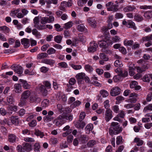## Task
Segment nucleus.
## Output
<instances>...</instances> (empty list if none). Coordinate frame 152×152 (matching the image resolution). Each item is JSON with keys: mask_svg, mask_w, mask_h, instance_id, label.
I'll list each match as a JSON object with an SVG mask.
<instances>
[{"mask_svg": "<svg viewBox=\"0 0 152 152\" xmlns=\"http://www.w3.org/2000/svg\"><path fill=\"white\" fill-rule=\"evenodd\" d=\"M18 152H25L24 150L23 149V147L20 145H18L16 148Z\"/></svg>", "mask_w": 152, "mask_h": 152, "instance_id": "nucleus-58", "label": "nucleus"}, {"mask_svg": "<svg viewBox=\"0 0 152 152\" xmlns=\"http://www.w3.org/2000/svg\"><path fill=\"white\" fill-rule=\"evenodd\" d=\"M134 17L135 20L137 22H141L143 20L142 16L139 14H136Z\"/></svg>", "mask_w": 152, "mask_h": 152, "instance_id": "nucleus-23", "label": "nucleus"}, {"mask_svg": "<svg viewBox=\"0 0 152 152\" xmlns=\"http://www.w3.org/2000/svg\"><path fill=\"white\" fill-rule=\"evenodd\" d=\"M127 27L129 28H132L134 30H136L137 28L135 23L131 20H128V24L127 25Z\"/></svg>", "mask_w": 152, "mask_h": 152, "instance_id": "nucleus-22", "label": "nucleus"}, {"mask_svg": "<svg viewBox=\"0 0 152 152\" xmlns=\"http://www.w3.org/2000/svg\"><path fill=\"white\" fill-rule=\"evenodd\" d=\"M93 128V125L92 124H89L87 125L85 128V131L86 133L89 134L90 132L92 131Z\"/></svg>", "mask_w": 152, "mask_h": 152, "instance_id": "nucleus-19", "label": "nucleus"}, {"mask_svg": "<svg viewBox=\"0 0 152 152\" xmlns=\"http://www.w3.org/2000/svg\"><path fill=\"white\" fill-rule=\"evenodd\" d=\"M98 47L96 43L94 42H91L90 43V46L88 48V51L89 52L93 53L96 50Z\"/></svg>", "mask_w": 152, "mask_h": 152, "instance_id": "nucleus-8", "label": "nucleus"}, {"mask_svg": "<svg viewBox=\"0 0 152 152\" xmlns=\"http://www.w3.org/2000/svg\"><path fill=\"white\" fill-rule=\"evenodd\" d=\"M40 146L38 143H36L34 145V150L35 152H39Z\"/></svg>", "mask_w": 152, "mask_h": 152, "instance_id": "nucleus-36", "label": "nucleus"}, {"mask_svg": "<svg viewBox=\"0 0 152 152\" xmlns=\"http://www.w3.org/2000/svg\"><path fill=\"white\" fill-rule=\"evenodd\" d=\"M114 65L117 67H121L123 66V65L121 61L119 59H118L115 62Z\"/></svg>", "mask_w": 152, "mask_h": 152, "instance_id": "nucleus-38", "label": "nucleus"}, {"mask_svg": "<svg viewBox=\"0 0 152 152\" xmlns=\"http://www.w3.org/2000/svg\"><path fill=\"white\" fill-rule=\"evenodd\" d=\"M15 91L16 93H20L21 91V86L19 84H16L14 86Z\"/></svg>", "mask_w": 152, "mask_h": 152, "instance_id": "nucleus-24", "label": "nucleus"}, {"mask_svg": "<svg viewBox=\"0 0 152 152\" xmlns=\"http://www.w3.org/2000/svg\"><path fill=\"white\" fill-rule=\"evenodd\" d=\"M124 44L126 45L131 46L134 43V41L132 40H125L124 42Z\"/></svg>", "mask_w": 152, "mask_h": 152, "instance_id": "nucleus-47", "label": "nucleus"}, {"mask_svg": "<svg viewBox=\"0 0 152 152\" xmlns=\"http://www.w3.org/2000/svg\"><path fill=\"white\" fill-rule=\"evenodd\" d=\"M23 149L24 151L29 152L32 150L31 145L30 144L26 143L23 145Z\"/></svg>", "mask_w": 152, "mask_h": 152, "instance_id": "nucleus-17", "label": "nucleus"}, {"mask_svg": "<svg viewBox=\"0 0 152 152\" xmlns=\"http://www.w3.org/2000/svg\"><path fill=\"white\" fill-rule=\"evenodd\" d=\"M134 97L130 98L128 100V102H130L132 103H134L136 102L137 101L136 97Z\"/></svg>", "mask_w": 152, "mask_h": 152, "instance_id": "nucleus-60", "label": "nucleus"}, {"mask_svg": "<svg viewBox=\"0 0 152 152\" xmlns=\"http://www.w3.org/2000/svg\"><path fill=\"white\" fill-rule=\"evenodd\" d=\"M87 21L90 26L94 28L96 27L97 23L94 19L92 18H89L87 19Z\"/></svg>", "mask_w": 152, "mask_h": 152, "instance_id": "nucleus-12", "label": "nucleus"}, {"mask_svg": "<svg viewBox=\"0 0 152 152\" xmlns=\"http://www.w3.org/2000/svg\"><path fill=\"white\" fill-rule=\"evenodd\" d=\"M123 129L119 124L116 122H113L111 124V127L109 129V134L111 136L114 134H118L122 131Z\"/></svg>", "mask_w": 152, "mask_h": 152, "instance_id": "nucleus-1", "label": "nucleus"}, {"mask_svg": "<svg viewBox=\"0 0 152 152\" xmlns=\"http://www.w3.org/2000/svg\"><path fill=\"white\" fill-rule=\"evenodd\" d=\"M105 6L107 10L109 11L116 12L118 10V6L113 4V3L110 1L107 3L105 4Z\"/></svg>", "mask_w": 152, "mask_h": 152, "instance_id": "nucleus-3", "label": "nucleus"}, {"mask_svg": "<svg viewBox=\"0 0 152 152\" xmlns=\"http://www.w3.org/2000/svg\"><path fill=\"white\" fill-rule=\"evenodd\" d=\"M56 50L52 48H50L48 50L47 53L49 54H52L55 53Z\"/></svg>", "mask_w": 152, "mask_h": 152, "instance_id": "nucleus-56", "label": "nucleus"}, {"mask_svg": "<svg viewBox=\"0 0 152 152\" xmlns=\"http://www.w3.org/2000/svg\"><path fill=\"white\" fill-rule=\"evenodd\" d=\"M145 63L143 64L142 68L139 67H137V70L138 72L142 73L145 71L146 69H148V67L147 66L146 64H145Z\"/></svg>", "mask_w": 152, "mask_h": 152, "instance_id": "nucleus-13", "label": "nucleus"}, {"mask_svg": "<svg viewBox=\"0 0 152 152\" xmlns=\"http://www.w3.org/2000/svg\"><path fill=\"white\" fill-rule=\"evenodd\" d=\"M73 139V137L72 135H69L67 137V140L68 143H71Z\"/></svg>", "mask_w": 152, "mask_h": 152, "instance_id": "nucleus-59", "label": "nucleus"}, {"mask_svg": "<svg viewBox=\"0 0 152 152\" xmlns=\"http://www.w3.org/2000/svg\"><path fill=\"white\" fill-rule=\"evenodd\" d=\"M112 112L110 109H107L105 112V118L106 121H108L113 117Z\"/></svg>", "mask_w": 152, "mask_h": 152, "instance_id": "nucleus-9", "label": "nucleus"}, {"mask_svg": "<svg viewBox=\"0 0 152 152\" xmlns=\"http://www.w3.org/2000/svg\"><path fill=\"white\" fill-rule=\"evenodd\" d=\"M44 84L45 86L48 89H50L51 88V84L48 81H45L44 82Z\"/></svg>", "mask_w": 152, "mask_h": 152, "instance_id": "nucleus-61", "label": "nucleus"}, {"mask_svg": "<svg viewBox=\"0 0 152 152\" xmlns=\"http://www.w3.org/2000/svg\"><path fill=\"white\" fill-rule=\"evenodd\" d=\"M86 74L83 72L80 73L76 75L75 77L79 84L82 83L83 80Z\"/></svg>", "mask_w": 152, "mask_h": 152, "instance_id": "nucleus-7", "label": "nucleus"}, {"mask_svg": "<svg viewBox=\"0 0 152 152\" xmlns=\"http://www.w3.org/2000/svg\"><path fill=\"white\" fill-rule=\"evenodd\" d=\"M48 17H44L42 18L40 20L41 23L45 24L47 22H48Z\"/></svg>", "mask_w": 152, "mask_h": 152, "instance_id": "nucleus-42", "label": "nucleus"}, {"mask_svg": "<svg viewBox=\"0 0 152 152\" xmlns=\"http://www.w3.org/2000/svg\"><path fill=\"white\" fill-rule=\"evenodd\" d=\"M34 134L37 136H39L41 138L43 137L44 135L43 132L37 129H35Z\"/></svg>", "mask_w": 152, "mask_h": 152, "instance_id": "nucleus-32", "label": "nucleus"}, {"mask_svg": "<svg viewBox=\"0 0 152 152\" xmlns=\"http://www.w3.org/2000/svg\"><path fill=\"white\" fill-rule=\"evenodd\" d=\"M43 63L50 65H53L55 63L54 61L52 59H45L42 60Z\"/></svg>", "mask_w": 152, "mask_h": 152, "instance_id": "nucleus-28", "label": "nucleus"}, {"mask_svg": "<svg viewBox=\"0 0 152 152\" xmlns=\"http://www.w3.org/2000/svg\"><path fill=\"white\" fill-rule=\"evenodd\" d=\"M121 89L118 87L115 86L110 91V94L112 96H115L121 93Z\"/></svg>", "mask_w": 152, "mask_h": 152, "instance_id": "nucleus-6", "label": "nucleus"}, {"mask_svg": "<svg viewBox=\"0 0 152 152\" xmlns=\"http://www.w3.org/2000/svg\"><path fill=\"white\" fill-rule=\"evenodd\" d=\"M16 139V136L13 134H10L9 136L8 140L9 141L12 143H13L15 142Z\"/></svg>", "mask_w": 152, "mask_h": 152, "instance_id": "nucleus-26", "label": "nucleus"}, {"mask_svg": "<svg viewBox=\"0 0 152 152\" xmlns=\"http://www.w3.org/2000/svg\"><path fill=\"white\" fill-rule=\"evenodd\" d=\"M152 110V104H149L148 106H146L143 110L144 112H146L147 110Z\"/></svg>", "mask_w": 152, "mask_h": 152, "instance_id": "nucleus-43", "label": "nucleus"}, {"mask_svg": "<svg viewBox=\"0 0 152 152\" xmlns=\"http://www.w3.org/2000/svg\"><path fill=\"white\" fill-rule=\"evenodd\" d=\"M86 113L85 112H81L79 120H83L85 118Z\"/></svg>", "mask_w": 152, "mask_h": 152, "instance_id": "nucleus-62", "label": "nucleus"}, {"mask_svg": "<svg viewBox=\"0 0 152 152\" xmlns=\"http://www.w3.org/2000/svg\"><path fill=\"white\" fill-rule=\"evenodd\" d=\"M116 143L117 145H119L122 143V138L121 136H118L116 138Z\"/></svg>", "mask_w": 152, "mask_h": 152, "instance_id": "nucleus-53", "label": "nucleus"}, {"mask_svg": "<svg viewBox=\"0 0 152 152\" xmlns=\"http://www.w3.org/2000/svg\"><path fill=\"white\" fill-rule=\"evenodd\" d=\"M72 26V22H69L64 24V28L66 29H67L71 27Z\"/></svg>", "mask_w": 152, "mask_h": 152, "instance_id": "nucleus-54", "label": "nucleus"}, {"mask_svg": "<svg viewBox=\"0 0 152 152\" xmlns=\"http://www.w3.org/2000/svg\"><path fill=\"white\" fill-rule=\"evenodd\" d=\"M62 39V37L60 35L56 36L54 38V41L58 43H60Z\"/></svg>", "mask_w": 152, "mask_h": 152, "instance_id": "nucleus-31", "label": "nucleus"}, {"mask_svg": "<svg viewBox=\"0 0 152 152\" xmlns=\"http://www.w3.org/2000/svg\"><path fill=\"white\" fill-rule=\"evenodd\" d=\"M109 38L104 40L99 41L98 42V44L99 45L100 47L102 48V52L107 53V50H105L108 46V43L109 42Z\"/></svg>", "mask_w": 152, "mask_h": 152, "instance_id": "nucleus-2", "label": "nucleus"}, {"mask_svg": "<svg viewBox=\"0 0 152 152\" xmlns=\"http://www.w3.org/2000/svg\"><path fill=\"white\" fill-rule=\"evenodd\" d=\"M40 92L43 96H46L47 95L48 91L44 85H42L40 87Z\"/></svg>", "mask_w": 152, "mask_h": 152, "instance_id": "nucleus-15", "label": "nucleus"}, {"mask_svg": "<svg viewBox=\"0 0 152 152\" xmlns=\"http://www.w3.org/2000/svg\"><path fill=\"white\" fill-rule=\"evenodd\" d=\"M32 34L35 35L36 37H38L40 36V33L38 32L36 29H34L32 30Z\"/></svg>", "mask_w": 152, "mask_h": 152, "instance_id": "nucleus-55", "label": "nucleus"}, {"mask_svg": "<svg viewBox=\"0 0 152 152\" xmlns=\"http://www.w3.org/2000/svg\"><path fill=\"white\" fill-rule=\"evenodd\" d=\"M19 81L22 83L23 87L25 89H28L30 88V85L28 84L26 81L20 79Z\"/></svg>", "mask_w": 152, "mask_h": 152, "instance_id": "nucleus-21", "label": "nucleus"}, {"mask_svg": "<svg viewBox=\"0 0 152 152\" xmlns=\"http://www.w3.org/2000/svg\"><path fill=\"white\" fill-rule=\"evenodd\" d=\"M85 26L83 24H80L77 26V29L80 31H83L85 29Z\"/></svg>", "mask_w": 152, "mask_h": 152, "instance_id": "nucleus-50", "label": "nucleus"}, {"mask_svg": "<svg viewBox=\"0 0 152 152\" xmlns=\"http://www.w3.org/2000/svg\"><path fill=\"white\" fill-rule=\"evenodd\" d=\"M9 121L6 119H4V120H1L0 122V124L4 125L6 124L9 125Z\"/></svg>", "mask_w": 152, "mask_h": 152, "instance_id": "nucleus-51", "label": "nucleus"}, {"mask_svg": "<svg viewBox=\"0 0 152 152\" xmlns=\"http://www.w3.org/2000/svg\"><path fill=\"white\" fill-rule=\"evenodd\" d=\"M19 12V10L18 9L12 10L11 11V13H10V15L11 16L14 17Z\"/></svg>", "mask_w": 152, "mask_h": 152, "instance_id": "nucleus-57", "label": "nucleus"}, {"mask_svg": "<svg viewBox=\"0 0 152 152\" xmlns=\"http://www.w3.org/2000/svg\"><path fill=\"white\" fill-rule=\"evenodd\" d=\"M99 56L100 59L104 61H107L109 59L107 56L103 53H100Z\"/></svg>", "mask_w": 152, "mask_h": 152, "instance_id": "nucleus-33", "label": "nucleus"}, {"mask_svg": "<svg viewBox=\"0 0 152 152\" xmlns=\"http://www.w3.org/2000/svg\"><path fill=\"white\" fill-rule=\"evenodd\" d=\"M62 115V116H63L64 117V118H65L64 119V121H65V122H66V120H69V121H71L73 119V116L72 115H71V114L69 115L68 116H67V115Z\"/></svg>", "mask_w": 152, "mask_h": 152, "instance_id": "nucleus-34", "label": "nucleus"}, {"mask_svg": "<svg viewBox=\"0 0 152 152\" xmlns=\"http://www.w3.org/2000/svg\"><path fill=\"white\" fill-rule=\"evenodd\" d=\"M86 125L85 123L83 120H79V121L76 122L75 124V126L77 128L83 129L84 126Z\"/></svg>", "mask_w": 152, "mask_h": 152, "instance_id": "nucleus-10", "label": "nucleus"}, {"mask_svg": "<svg viewBox=\"0 0 152 152\" xmlns=\"http://www.w3.org/2000/svg\"><path fill=\"white\" fill-rule=\"evenodd\" d=\"M49 103V100L47 99H45L42 102V107H46L48 106Z\"/></svg>", "mask_w": 152, "mask_h": 152, "instance_id": "nucleus-40", "label": "nucleus"}, {"mask_svg": "<svg viewBox=\"0 0 152 152\" xmlns=\"http://www.w3.org/2000/svg\"><path fill=\"white\" fill-rule=\"evenodd\" d=\"M11 69L13 70L15 72L20 75L23 72V69L21 66L16 65L13 64L11 66Z\"/></svg>", "mask_w": 152, "mask_h": 152, "instance_id": "nucleus-4", "label": "nucleus"}, {"mask_svg": "<svg viewBox=\"0 0 152 152\" xmlns=\"http://www.w3.org/2000/svg\"><path fill=\"white\" fill-rule=\"evenodd\" d=\"M54 119V117L53 116H49L46 115L43 118V120L45 122L48 123L49 122Z\"/></svg>", "mask_w": 152, "mask_h": 152, "instance_id": "nucleus-25", "label": "nucleus"}, {"mask_svg": "<svg viewBox=\"0 0 152 152\" xmlns=\"http://www.w3.org/2000/svg\"><path fill=\"white\" fill-rule=\"evenodd\" d=\"M144 16L147 19H150L152 18V11H148L145 12Z\"/></svg>", "mask_w": 152, "mask_h": 152, "instance_id": "nucleus-27", "label": "nucleus"}, {"mask_svg": "<svg viewBox=\"0 0 152 152\" xmlns=\"http://www.w3.org/2000/svg\"><path fill=\"white\" fill-rule=\"evenodd\" d=\"M81 104V102L77 100L73 102L71 105V106L73 108H75L77 106H79Z\"/></svg>", "mask_w": 152, "mask_h": 152, "instance_id": "nucleus-48", "label": "nucleus"}, {"mask_svg": "<svg viewBox=\"0 0 152 152\" xmlns=\"http://www.w3.org/2000/svg\"><path fill=\"white\" fill-rule=\"evenodd\" d=\"M34 27L37 28L39 30H42L46 28V25H37V24L34 25Z\"/></svg>", "mask_w": 152, "mask_h": 152, "instance_id": "nucleus-49", "label": "nucleus"}, {"mask_svg": "<svg viewBox=\"0 0 152 152\" xmlns=\"http://www.w3.org/2000/svg\"><path fill=\"white\" fill-rule=\"evenodd\" d=\"M137 84V82L136 81H132L130 84V87L131 88H134Z\"/></svg>", "mask_w": 152, "mask_h": 152, "instance_id": "nucleus-63", "label": "nucleus"}, {"mask_svg": "<svg viewBox=\"0 0 152 152\" xmlns=\"http://www.w3.org/2000/svg\"><path fill=\"white\" fill-rule=\"evenodd\" d=\"M85 67L86 70L87 72H91L93 70L92 67L89 64L86 65Z\"/></svg>", "mask_w": 152, "mask_h": 152, "instance_id": "nucleus-44", "label": "nucleus"}, {"mask_svg": "<svg viewBox=\"0 0 152 152\" xmlns=\"http://www.w3.org/2000/svg\"><path fill=\"white\" fill-rule=\"evenodd\" d=\"M0 29L1 30L4 31L7 33H8L10 31L9 28L6 26L0 27Z\"/></svg>", "mask_w": 152, "mask_h": 152, "instance_id": "nucleus-52", "label": "nucleus"}, {"mask_svg": "<svg viewBox=\"0 0 152 152\" xmlns=\"http://www.w3.org/2000/svg\"><path fill=\"white\" fill-rule=\"evenodd\" d=\"M134 142L136 143V144L138 146H141L143 144V141L140 140L138 137H136L135 138L134 140Z\"/></svg>", "mask_w": 152, "mask_h": 152, "instance_id": "nucleus-29", "label": "nucleus"}, {"mask_svg": "<svg viewBox=\"0 0 152 152\" xmlns=\"http://www.w3.org/2000/svg\"><path fill=\"white\" fill-rule=\"evenodd\" d=\"M100 93L102 96L103 97H105L108 96V92L105 90L102 89L100 91Z\"/></svg>", "mask_w": 152, "mask_h": 152, "instance_id": "nucleus-35", "label": "nucleus"}, {"mask_svg": "<svg viewBox=\"0 0 152 152\" xmlns=\"http://www.w3.org/2000/svg\"><path fill=\"white\" fill-rule=\"evenodd\" d=\"M66 7V1L62 2L59 7V9L62 11L65 10V7Z\"/></svg>", "mask_w": 152, "mask_h": 152, "instance_id": "nucleus-39", "label": "nucleus"}, {"mask_svg": "<svg viewBox=\"0 0 152 152\" xmlns=\"http://www.w3.org/2000/svg\"><path fill=\"white\" fill-rule=\"evenodd\" d=\"M21 42L25 48H27L30 45L29 40L27 39L23 38L21 39Z\"/></svg>", "mask_w": 152, "mask_h": 152, "instance_id": "nucleus-14", "label": "nucleus"}, {"mask_svg": "<svg viewBox=\"0 0 152 152\" xmlns=\"http://www.w3.org/2000/svg\"><path fill=\"white\" fill-rule=\"evenodd\" d=\"M31 94L30 91L27 90L23 91L21 95V99L26 100L29 98Z\"/></svg>", "mask_w": 152, "mask_h": 152, "instance_id": "nucleus-11", "label": "nucleus"}, {"mask_svg": "<svg viewBox=\"0 0 152 152\" xmlns=\"http://www.w3.org/2000/svg\"><path fill=\"white\" fill-rule=\"evenodd\" d=\"M121 76L120 74L118 75L115 76L113 78V80L115 82H118L121 80Z\"/></svg>", "mask_w": 152, "mask_h": 152, "instance_id": "nucleus-37", "label": "nucleus"}, {"mask_svg": "<svg viewBox=\"0 0 152 152\" xmlns=\"http://www.w3.org/2000/svg\"><path fill=\"white\" fill-rule=\"evenodd\" d=\"M64 117L62 116V115H60L57 119L54 120L53 123L57 126H60L61 125L65 123L64 120Z\"/></svg>", "mask_w": 152, "mask_h": 152, "instance_id": "nucleus-5", "label": "nucleus"}, {"mask_svg": "<svg viewBox=\"0 0 152 152\" xmlns=\"http://www.w3.org/2000/svg\"><path fill=\"white\" fill-rule=\"evenodd\" d=\"M12 123L15 125H16L18 123V118L17 116H12L10 118Z\"/></svg>", "mask_w": 152, "mask_h": 152, "instance_id": "nucleus-16", "label": "nucleus"}, {"mask_svg": "<svg viewBox=\"0 0 152 152\" xmlns=\"http://www.w3.org/2000/svg\"><path fill=\"white\" fill-rule=\"evenodd\" d=\"M96 143V142L94 140H90L87 143L88 146L89 147H92Z\"/></svg>", "mask_w": 152, "mask_h": 152, "instance_id": "nucleus-41", "label": "nucleus"}, {"mask_svg": "<svg viewBox=\"0 0 152 152\" xmlns=\"http://www.w3.org/2000/svg\"><path fill=\"white\" fill-rule=\"evenodd\" d=\"M150 78L152 80V75L149 74L145 75L143 77L142 80L144 82H149L150 81Z\"/></svg>", "mask_w": 152, "mask_h": 152, "instance_id": "nucleus-20", "label": "nucleus"}, {"mask_svg": "<svg viewBox=\"0 0 152 152\" xmlns=\"http://www.w3.org/2000/svg\"><path fill=\"white\" fill-rule=\"evenodd\" d=\"M136 8L134 6L129 5L124 8L123 10L125 12H132Z\"/></svg>", "mask_w": 152, "mask_h": 152, "instance_id": "nucleus-18", "label": "nucleus"}, {"mask_svg": "<svg viewBox=\"0 0 152 152\" xmlns=\"http://www.w3.org/2000/svg\"><path fill=\"white\" fill-rule=\"evenodd\" d=\"M80 40L82 42H85L86 40V37L82 35H80L79 36Z\"/></svg>", "mask_w": 152, "mask_h": 152, "instance_id": "nucleus-64", "label": "nucleus"}, {"mask_svg": "<svg viewBox=\"0 0 152 152\" xmlns=\"http://www.w3.org/2000/svg\"><path fill=\"white\" fill-rule=\"evenodd\" d=\"M80 139L82 143H85L86 141H87L88 139L87 136L85 135H81Z\"/></svg>", "mask_w": 152, "mask_h": 152, "instance_id": "nucleus-45", "label": "nucleus"}, {"mask_svg": "<svg viewBox=\"0 0 152 152\" xmlns=\"http://www.w3.org/2000/svg\"><path fill=\"white\" fill-rule=\"evenodd\" d=\"M48 56V54L46 53H42L38 54L37 56V59H40L47 57Z\"/></svg>", "mask_w": 152, "mask_h": 152, "instance_id": "nucleus-30", "label": "nucleus"}, {"mask_svg": "<svg viewBox=\"0 0 152 152\" xmlns=\"http://www.w3.org/2000/svg\"><path fill=\"white\" fill-rule=\"evenodd\" d=\"M7 102L10 104H13L14 102V99L11 96H10L7 98Z\"/></svg>", "mask_w": 152, "mask_h": 152, "instance_id": "nucleus-46", "label": "nucleus"}]
</instances>
